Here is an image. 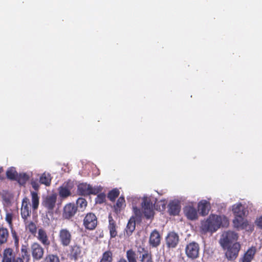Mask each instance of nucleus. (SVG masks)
Wrapping results in <instances>:
<instances>
[{
  "instance_id": "1",
  "label": "nucleus",
  "mask_w": 262,
  "mask_h": 262,
  "mask_svg": "<svg viewBox=\"0 0 262 262\" xmlns=\"http://www.w3.org/2000/svg\"><path fill=\"white\" fill-rule=\"evenodd\" d=\"M155 203L154 198L144 196L142 199H135L132 203L133 210L136 216L141 217L142 212L147 219L154 216L153 206Z\"/></svg>"
},
{
  "instance_id": "2",
  "label": "nucleus",
  "mask_w": 262,
  "mask_h": 262,
  "mask_svg": "<svg viewBox=\"0 0 262 262\" xmlns=\"http://www.w3.org/2000/svg\"><path fill=\"white\" fill-rule=\"evenodd\" d=\"M232 210L235 215V218L233 220L234 227L246 228L249 225L245 218L248 213L247 207L241 203H238L232 206Z\"/></svg>"
},
{
  "instance_id": "3",
  "label": "nucleus",
  "mask_w": 262,
  "mask_h": 262,
  "mask_svg": "<svg viewBox=\"0 0 262 262\" xmlns=\"http://www.w3.org/2000/svg\"><path fill=\"white\" fill-rule=\"evenodd\" d=\"M228 224L227 218L224 215L211 214L208 219L202 223V228L205 232L216 231L221 226H226Z\"/></svg>"
},
{
  "instance_id": "4",
  "label": "nucleus",
  "mask_w": 262,
  "mask_h": 262,
  "mask_svg": "<svg viewBox=\"0 0 262 262\" xmlns=\"http://www.w3.org/2000/svg\"><path fill=\"white\" fill-rule=\"evenodd\" d=\"M238 234L232 231H227L223 233L220 239V244L222 247H226L236 242Z\"/></svg>"
},
{
  "instance_id": "5",
  "label": "nucleus",
  "mask_w": 262,
  "mask_h": 262,
  "mask_svg": "<svg viewBox=\"0 0 262 262\" xmlns=\"http://www.w3.org/2000/svg\"><path fill=\"white\" fill-rule=\"evenodd\" d=\"M102 188L99 186L93 187L90 184L81 183L78 185V192L82 195L96 194L102 191Z\"/></svg>"
},
{
  "instance_id": "6",
  "label": "nucleus",
  "mask_w": 262,
  "mask_h": 262,
  "mask_svg": "<svg viewBox=\"0 0 262 262\" xmlns=\"http://www.w3.org/2000/svg\"><path fill=\"white\" fill-rule=\"evenodd\" d=\"M225 251V256L229 260H233L236 258L241 249V245L238 242L233 243L226 247H222Z\"/></svg>"
},
{
  "instance_id": "7",
  "label": "nucleus",
  "mask_w": 262,
  "mask_h": 262,
  "mask_svg": "<svg viewBox=\"0 0 262 262\" xmlns=\"http://www.w3.org/2000/svg\"><path fill=\"white\" fill-rule=\"evenodd\" d=\"M58 237L60 244L64 247L68 246L72 238L71 233L66 228L60 230Z\"/></svg>"
},
{
  "instance_id": "8",
  "label": "nucleus",
  "mask_w": 262,
  "mask_h": 262,
  "mask_svg": "<svg viewBox=\"0 0 262 262\" xmlns=\"http://www.w3.org/2000/svg\"><path fill=\"white\" fill-rule=\"evenodd\" d=\"M31 252L33 259L39 260L43 257L44 249L40 244L35 242L31 246Z\"/></svg>"
},
{
  "instance_id": "9",
  "label": "nucleus",
  "mask_w": 262,
  "mask_h": 262,
  "mask_svg": "<svg viewBox=\"0 0 262 262\" xmlns=\"http://www.w3.org/2000/svg\"><path fill=\"white\" fill-rule=\"evenodd\" d=\"M185 252L188 257L192 259L196 258L199 253V245L195 242L189 243L186 247Z\"/></svg>"
},
{
  "instance_id": "10",
  "label": "nucleus",
  "mask_w": 262,
  "mask_h": 262,
  "mask_svg": "<svg viewBox=\"0 0 262 262\" xmlns=\"http://www.w3.org/2000/svg\"><path fill=\"white\" fill-rule=\"evenodd\" d=\"M97 224V218L93 213H90L86 214L83 220V224L86 228L89 230L94 229Z\"/></svg>"
},
{
  "instance_id": "11",
  "label": "nucleus",
  "mask_w": 262,
  "mask_h": 262,
  "mask_svg": "<svg viewBox=\"0 0 262 262\" xmlns=\"http://www.w3.org/2000/svg\"><path fill=\"white\" fill-rule=\"evenodd\" d=\"M179 241V237L174 232H169L166 237V244L168 248H175Z\"/></svg>"
},
{
  "instance_id": "12",
  "label": "nucleus",
  "mask_w": 262,
  "mask_h": 262,
  "mask_svg": "<svg viewBox=\"0 0 262 262\" xmlns=\"http://www.w3.org/2000/svg\"><path fill=\"white\" fill-rule=\"evenodd\" d=\"M57 196L56 194H53L47 195L42 202L43 206L46 208L49 212L52 211L55 206Z\"/></svg>"
},
{
  "instance_id": "13",
  "label": "nucleus",
  "mask_w": 262,
  "mask_h": 262,
  "mask_svg": "<svg viewBox=\"0 0 262 262\" xmlns=\"http://www.w3.org/2000/svg\"><path fill=\"white\" fill-rule=\"evenodd\" d=\"M29 205V199L27 197L25 198L23 200L21 208V215L24 220H26L30 216L31 209Z\"/></svg>"
},
{
  "instance_id": "14",
  "label": "nucleus",
  "mask_w": 262,
  "mask_h": 262,
  "mask_svg": "<svg viewBox=\"0 0 262 262\" xmlns=\"http://www.w3.org/2000/svg\"><path fill=\"white\" fill-rule=\"evenodd\" d=\"M73 184L71 182L64 183L58 188L59 196L62 198H66L70 196L71 194V190Z\"/></svg>"
},
{
  "instance_id": "15",
  "label": "nucleus",
  "mask_w": 262,
  "mask_h": 262,
  "mask_svg": "<svg viewBox=\"0 0 262 262\" xmlns=\"http://www.w3.org/2000/svg\"><path fill=\"white\" fill-rule=\"evenodd\" d=\"M15 255L11 248H6L3 253L2 262H14Z\"/></svg>"
},
{
  "instance_id": "16",
  "label": "nucleus",
  "mask_w": 262,
  "mask_h": 262,
  "mask_svg": "<svg viewBox=\"0 0 262 262\" xmlns=\"http://www.w3.org/2000/svg\"><path fill=\"white\" fill-rule=\"evenodd\" d=\"M161 242V236L159 232L154 230L150 233L149 243L150 246L153 247H157L158 246Z\"/></svg>"
},
{
  "instance_id": "17",
  "label": "nucleus",
  "mask_w": 262,
  "mask_h": 262,
  "mask_svg": "<svg viewBox=\"0 0 262 262\" xmlns=\"http://www.w3.org/2000/svg\"><path fill=\"white\" fill-rule=\"evenodd\" d=\"M180 205L178 201H173L168 205V211L170 214L175 215L178 214L180 211Z\"/></svg>"
},
{
  "instance_id": "18",
  "label": "nucleus",
  "mask_w": 262,
  "mask_h": 262,
  "mask_svg": "<svg viewBox=\"0 0 262 262\" xmlns=\"http://www.w3.org/2000/svg\"><path fill=\"white\" fill-rule=\"evenodd\" d=\"M77 209L74 205L72 204H67L64 208L63 215L66 219H69L74 215Z\"/></svg>"
},
{
  "instance_id": "19",
  "label": "nucleus",
  "mask_w": 262,
  "mask_h": 262,
  "mask_svg": "<svg viewBox=\"0 0 262 262\" xmlns=\"http://www.w3.org/2000/svg\"><path fill=\"white\" fill-rule=\"evenodd\" d=\"M184 213L188 219L191 220H194L198 217V212L194 207L191 206H186L184 208Z\"/></svg>"
},
{
  "instance_id": "20",
  "label": "nucleus",
  "mask_w": 262,
  "mask_h": 262,
  "mask_svg": "<svg viewBox=\"0 0 262 262\" xmlns=\"http://www.w3.org/2000/svg\"><path fill=\"white\" fill-rule=\"evenodd\" d=\"M37 239L45 246H48L50 241L46 233V232L42 229H39L38 231Z\"/></svg>"
},
{
  "instance_id": "21",
  "label": "nucleus",
  "mask_w": 262,
  "mask_h": 262,
  "mask_svg": "<svg viewBox=\"0 0 262 262\" xmlns=\"http://www.w3.org/2000/svg\"><path fill=\"white\" fill-rule=\"evenodd\" d=\"M210 206L208 202L202 200L198 204V210L202 215H205L209 212Z\"/></svg>"
},
{
  "instance_id": "22",
  "label": "nucleus",
  "mask_w": 262,
  "mask_h": 262,
  "mask_svg": "<svg viewBox=\"0 0 262 262\" xmlns=\"http://www.w3.org/2000/svg\"><path fill=\"white\" fill-rule=\"evenodd\" d=\"M109 219V226L108 229L110 230V235L112 237H114L117 235V232L116 231V227L115 222L113 220V217L110 215L108 217Z\"/></svg>"
},
{
  "instance_id": "23",
  "label": "nucleus",
  "mask_w": 262,
  "mask_h": 262,
  "mask_svg": "<svg viewBox=\"0 0 262 262\" xmlns=\"http://www.w3.org/2000/svg\"><path fill=\"white\" fill-rule=\"evenodd\" d=\"M255 253V249L254 248L249 249L244 255L242 258V262H251Z\"/></svg>"
},
{
  "instance_id": "24",
  "label": "nucleus",
  "mask_w": 262,
  "mask_h": 262,
  "mask_svg": "<svg viewBox=\"0 0 262 262\" xmlns=\"http://www.w3.org/2000/svg\"><path fill=\"white\" fill-rule=\"evenodd\" d=\"M32 207L33 210H36L39 206V198L35 191H31Z\"/></svg>"
},
{
  "instance_id": "25",
  "label": "nucleus",
  "mask_w": 262,
  "mask_h": 262,
  "mask_svg": "<svg viewBox=\"0 0 262 262\" xmlns=\"http://www.w3.org/2000/svg\"><path fill=\"white\" fill-rule=\"evenodd\" d=\"M51 181V174L48 172L43 173L39 178V182L47 186L50 185Z\"/></svg>"
},
{
  "instance_id": "26",
  "label": "nucleus",
  "mask_w": 262,
  "mask_h": 262,
  "mask_svg": "<svg viewBox=\"0 0 262 262\" xmlns=\"http://www.w3.org/2000/svg\"><path fill=\"white\" fill-rule=\"evenodd\" d=\"M126 257L128 262H137L136 252L132 249L126 251Z\"/></svg>"
},
{
  "instance_id": "27",
  "label": "nucleus",
  "mask_w": 262,
  "mask_h": 262,
  "mask_svg": "<svg viewBox=\"0 0 262 262\" xmlns=\"http://www.w3.org/2000/svg\"><path fill=\"white\" fill-rule=\"evenodd\" d=\"M81 253V250L79 246L77 245H74L71 247V255L75 259H76L80 256Z\"/></svg>"
},
{
  "instance_id": "28",
  "label": "nucleus",
  "mask_w": 262,
  "mask_h": 262,
  "mask_svg": "<svg viewBox=\"0 0 262 262\" xmlns=\"http://www.w3.org/2000/svg\"><path fill=\"white\" fill-rule=\"evenodd\" d=\"M136 227L135 221L134 218L129 220L126 228V232L127 235H130L134 231Z\"/></svg>"
},
{
  "instance_id": "29",
  "label": "nucleus",
  "mask_w": 262,
  "mask_h": 262,
  "mask_svg": "<svg viewBox=\"0 0 262 262\" xmlns=\"http://www.w3.org/2000/svg\"><path fill=\"white\" fill-rule=\"evenodd\" d=\"M26 229L32 234H35L37 231L36 226L33 222L29 221L28 219L24 220Z\"/></svg>"
},
{
  "instance_id": "30",
  "label": "nucleus",
  "mask_w": 262,
  "mask_h": 262,
  "mask_svg": "<svg viewBox=\"0 0 262 262\" xmlns=\"http://www.w3.org/2000/svg\"><path fill=\"white\" fill-rule=\"evenodd\" d=\"M9 233L7 229H0V245L5 243L8 239Z\"/></svg>"
},
{
  "instance_id": "31",
  "label": "nucleus",
  "mask_w": 262,
  "mask_h": 262,
  "mask_svg": "<svg viewBox=\"0 0 262 262\" xmlns=\"http://www.w3.org/2000/svg\"><path fill=\"white\" fill-rule=\"evenodd\" d=\"M140 262H153L151 254L147 251L140 256Z\"/></svg>"
},
{
  "instance_id": "32",
  "label": "nucleus",
  "mask_w": 262,
  "mask_h": 262,
  "mask_svg": "<svg viewBox=\"0 0 262 262\" xmlns=\"http://www.w3.org/2000/svg\"><path fill=\"white\" fill-rule=\"evenodd\" d=\"M112 253L110 251H107L103 254L100 262H112Z\"/></svg>"
},
{
  "instance_id": "33",
  "label": "nucleus",
  "mask_w": 262,
  "mask_h": 262,
  "mask_svg": "<svg viewBox=\"0 0 262 262\" xmlns=\"http://www.w3.org/2000/svg\"><path fill=\"white\" fill-rule=\"evenodd\" d=\"M125 206V200L123 197L120 196L117 200L116 205L114 206L116 212L120 210L121 208Z\"/></svg>"
},
{
  "instance_id": "34",
  "label": "nucleus",
  "mask_w": 262,
  "mask_h": 262,
  "mask_svg": "<svg viewBox=\"0 0 262 262\" xmlns=\"http://www.w3.org/2000/svg\"><path fill=\"white\" fill-rule=\"evenodd\" d=\"M76 203L77 208H79L81 211H83L87 206V202L83 198H79L77 200Z\"/></svg>"
},
{
  "instance_id": "35",
  "label": "nucleus",
  "mask_w": 262,
  "mask_h": 262,
  "mask_svg": "<svg viewBox=\"0 0 262 262\" xmlns=\"http://www.w3.org/2000/svg\"><path fill=\"white\" fill-rule=\"evenodd\" d=\"M7 176L10 179H15L17 176V173L14 168H10L7 171Z\"/></svg>"
},
{
  "instance_id": "36",
  "label": "nucleus",
  "mask_w": 262,
  "mask_h": 262,
  "mask_svg": "<svg viewBox=\"0 0 262 262\" xmlns=\"http://www.w3.org/2000/svg\"><path fill=\"white\" fill-rule=\"evenodd\" d=\"M21 258L25 260L26 262H29L30 258L27 247L25 246H23L21 249Z\"/></svg>"
},
{
  "instance_id": "37",
  "label": "nucleus",
  "mask_w": 262,
  "mask_h": 262,
  "mask_svg": "<svg viewBox=\"0 0 262 262\" xmlns=\"http://www.w3.org/2000/svg\"><path fill=\"white\" fill-rule=\"evenodd\" d=\"M119 191L117 189H114L111 191L108 194V198L112 201H114L115 199L118 196Z\"/></svg>"
},
{
  "instance_id": "38",
  "label": "nucleus",
  "mask_w": 262,
  "mask_h": 262,
  "mask_svg": "<svg viewBox=\"0 0 262 262\" xmlns=\"http://www.w3.org/2000/svg\"><path fill=\"white\" fill-rule=\"evenodd\" d=\"M29 177L25 173H20L18 176V181L20 184H23L29 179Z\"/></svg>"
},
{
  "instance_id": "39",
  "label": "nucleus",
  "mask_w": 262,
  "mask_h": 262,
  "mask_svg": "<svg viewBox=\"0 0 262 262\" xmlns=\"http://www.w3.org/2000/svg\"><path fill=\"white\" fill-rule=\"evenodd\" d=\"M45 262H59V259L57 255L50 254L46 257Z\"/></svg>"
},
{
  "instance_id": "40",
  "label": "nucleus",
  "mask_w": 262,
  "mask_h": 262,
  "mask_svg": "<svg viewBox=\"0 0 262 262\" xmlns=\"http://www.w3.org/2000/svg\"><path fill=\"white\" fill-rule=\"evenodd\" d=\"M105 199V195L104 193H100L98 195L96 199V202L97 203L101 204L104 202Z\"/></svg>"
},
{
  "instance_id": "41",
  "label": "nucleus",
  "mask_w": 262,
  "mask_h": 262,
  "mask_svg": "<svg viewBox=\"0 0 262 262\" xmlns=\"http://www.w3.org/2000/svg\"><path fill=\"white\" fill-rule=\"evenodd\" d=\"M39 183L37 180H32L31 184L34 190H37L39 188Z\"/></svg>"
},
{
  "instance_id": "42",
  "label": "nucleus",
  "mask_w": 262,
  "mask_h": 262,
  "mask_svg": "<svg viewBox=\"0 0 262 262\" xmlns=\"http://www.w3.org/2000/svg\"><path fill=\"white\" fill-rule=\"evenodd\" d=\"M255 223L258 227L262 228V215L256 219Z\"/></svg>"
},
{
  "instance_id": "43",
  "label": "nucleus",
  "mask_w": 262,
  "mask_h": 262,
  "mask_svg": "<svg viewBox=\"0 0 262 262\" xmlns=\"http://www.w3.org/2000/svg\"><path fill=\"white\" fill-rule=\"evenodd\" d=\"M42 220H43V223L45 224H46L47 225H49V224H50V220L48 217L47 215H43Z\"/></svg>"
},
{
  "instance_id": "44",
  "label": "nucleus",
  "mask_w": 262,
  "mask_h": 262,
  "mask_svg": "<svg viewBox=\"0 0 262 262\" xmlns=\"http://www.w3.org/2000/svg\"><path fill=\"white\" fill-rule=\"evenodd\" d=\"M14 262H24V259L21 257H17Z\"/></svg>"
},
{
  "instance_id": "45",
  "label": "nucleus",
  "mask_w": 262,
  "mask_h": 262,
  "mask_svg": "<svg viewBox=\"0 0 262 262\" xmlns=\"http://www.w3.org/2000/svg\"><path fill=\"white\" fill-rule=\"evenodd\" d=\"M14 239H15V244L16 245H18V238L16 237V235H14Z\"/></svg>"
},
{
  "instance_id": "46",
  "label": "nucleus",
  "mask_w": 262,
  "mask_h": 262,
  "mask_svg": "<svg viewBox=\"0 0 262 262\" xmlns=\"http://www.w3.org/2000/svg\"><path fill=\"white\" fill-rule=\"evenodd\" d=\"M117 262H127V261L125 258H121Z\"/></svg>"
},
{
  "instance_id": "47",
  "label": "nucleus",
  "mask_w": 262,
  "mask_h": 262,
  "mask_svg": "<svg viewBox=\"0 0 262 262\" xmlns=\"http://www.w3.org/2000/svg\"><path fill=\"white\" fill-rule=\"evenodd\" d=\"M7 221L9 222V223H10L11 222V220H9V218H8V216H7Z\"/></svg>"
},
{
  "instance_id": "48",
  "label": "nucleus",
  "mask_w": 262,
  "mask_h": 262,
  "mask_svg": "<svg viewBox=\"0 0 262 262\" xmlns=\"http://www.w3.org/2000/svg\"><path fill=\"white\" fill-rule=\"evenodd\" d=\"M2 167H0V173L2 172Z\"/></svg>"
}]
</instances>
